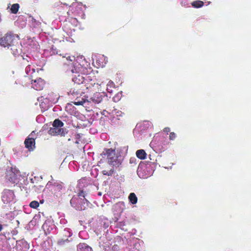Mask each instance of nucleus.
<instances>
[{
    "label": "nucleus",
    "mask_w": 251,
    "mask_h": 251,
    "mask_svg": "<svg viewBox=\"0 0 251 251\" xmlns=\"http://www.w3.org/2000/svg\"><path fill=\"white\" fill-rule=\"evenodd\" d=\"M106 154L108 162L113 167H118L121 164L122 157L119 153H116L115 150L112 149H108L106 151Z\"/></svg>",
    "instance_id": "nucleus-6"
},
{
    "label": "nucleus",
    "mask_w": 251,
    "mask_h": 251,
    "mask_svg": "<svg viewBox=\"0 0 251 251\" xmlns=\"http://www.w3.org/2000/svg\"><path fill=\"white\" fill-rule=\"evenodd\" d=\"M2 226L1 224H0V231L2 230Z\"/></svg>",
    "instance_id": "nucleus-42"
},
{
    "label": "nucleus",
    "mask_w": 251,
    "mask_h": 251,
    "mask_svg": "<svg viewBox=\"0 0 251 251\" xmlns=\"http://www.w3.org/2000/svg\"><path fill=\"white\" fill-rule=\"evenodd\" d=\"M180 3L183 6H188V3L185 0L181 1Z\"/></svg>",
    "instance_id": "nucleus-39"
},
{
    "label": "nucleus",
    "mask_w": 251,
    "mask_h": 251,
    "mask_svg": "<svg viewBox=\"0 0 251 251\" xmlns=\"http://www.w3.org/2000/svg\"><path fill=\"white\" fill-rule=\"evenodd\" d=\"M113 173L114 169L113 168H111L110 170H104L102 171V173L103 175L108 176H112Z\"/></svg>",
    "instance_id": "nucleus-32"
},
{
    "label": "nucleus",
    "mask_w": 251,
    "mask_h": 251,
    "mask_svg": "<svg viewBox=\"0 0 251 251\" xmlns=\"http://www.w3.org/2000/svg\"><path fill=\"white\" fill-rule=\"evenodd\" d=\"M25 144L26 148L29 151H33L35 148V142L33 139H25Z\"/></svg>",
    "instance_id": "nucleus-20"
},
{
    "label": "nucleus",
    "mask_w": 251,
    "mask_h": 251,
    "mask_svg": "<svg viewBox=\"0 0 251 251\" xmlns=\"http://www.w3.org/2000/svg\"><path fill=\"white\" fill-rule=\"evenodd\" d=\"M54 225L50 221H46L42 226V228L44 230L45 233L46 235L50 234L54 228Z\"/></svg>",
    "instance_id": "nucleus-18"
},
{
    "label": "nucleus",
    "mask_w": 251,
    "mask_h": 251,
    "mask_svg": "<svg viewBox=\"0 0 251 251\" xmlns=\"http://www.w3.org/2000/svg\"><path fill=\"white\" fill-rule=\"evenodd\" d=\"M192 6L196 8H199L202 7L204 5V2L201 0H195L191 3Z\"/></svg>",
    "instance_id": "nucleus-29"
},
{
    "label": "nucleus",
    "mask_w": 251,
    "mask_h": 251,
    "mask_svg": "<svg viewBox=\"0 0 251 251\" xmlns=\"http://www.w3.org/2000/svg\"><path fill=\"white\" fill-rule=\"evenodd\" d=\"M13 219V213L9 212L3 215L0 220V222L3 224L4 225L7 226L8 223H9Z\"/></svg>",
    "instance_id": "nucleus-21"
},
{
    "label": "nucleus",
    "mask_w": 251,
    "mask_h": 251,
    "mask_svg": "<svg viewBox=\"0 0 251 251\" xmlns=\"http://www.w3.org/2000/svg\"><path fill=\"white\" fill-rule=\"evenodd\" d=\"M25 72L26 74V76L29 78L32 77L34 74H35V68L33 66L28 65L25 69Z\"/></svg>",
    "instance_id": "nucleus-22"
},
{
    "label": "nucleus",
    "mask_w": 251,
    "mask_h": 251,
    "mask_svg": "<svg viewBox=\"0 0 251 251\" xmlns=\"http://www.w3.org/2000/svg\"><path fill=\"white\" fill-rule=\"evenodd\" d=\"M103 94H101L100 93H96L90 99V100L82 98L81 99H75L74 101V104L76 105H83L84 106L87 107L88 105V103L92 101L95 103H100L103 97Z\"/></svg>",
    "instance_id": "nucleus-7"
},
{
    "label": "nucleus",
    "mask_w": 251,
    "mask_h": 251,
    "mask_svg": "<svg viewBox=\"0 0 251 251\" xmlns=\"http://www.w3.org/2000/svg\"><path fill=\"white\" fill-rule=\"evenodd\" d=\"M70 203L76 210H84L88 206V201L85 198L84 191H81L77 196H74L70 201Z\"/></svg>",
    "instance_id": "nucleus-3"
},
{
    "label": "nucleus",
    "mask_w": 251,
    "mask_h": 251,
    "mask_svg": "<svg viewBox=\"0 0 251 251\" xmlns=\"http://www.w3.org/2000/svg\"><path fill=\"white\" fill-rule=\"evenodd\" d=\"M38 101L40 103V106L41 109L43 110H46L48 109L50 104V102L45 97V96H42L38 98Z\"/></svg>",
    "instance_id": "nucleus-16"
},
{
    "label": "nucleus",
    "mask_w": 251,
    "mask_h": 251,
    "mask_svg": "<svg viewBox=\"0 0 251 251\" xmlns=\"http://www.w3.org/2000/svg\"><path fill=\"white\" fill-rule=\"evenodd\" d=\"M77 251H92V248L85 243H80L77 247Z\"/></svg>",
    "instance_id": "nucleus-25"
},
{
    "label": "nucleus",
    "mask_w": 251,
    "mask_h": 251,
    "mask_svg": "<svg viewBox=\"0 0 251 251\" xmlns=\"http://www.w3.org/2000/svg\"><path fill=\"white\" fill-rule=\"evenodd\" d=\"M30 181L32 184L34 183L33 179L32 178H30Z\"/></svg>",
    "instance_id": "nucleus-41"
},
{
    "label": "nucleus",
    "mask_w": 251,
    "mask_h": 251,
    "mask_svg": "<svg viewBox=\"0 0 251 251\" xmlns=\"http://www.w3.org/2000/svg\"><path fill=\"white\" fill-rule=\"evenodd\" d=\"M63 234V235L67 238L68 237H71L72 234L70 231V229H68V228L64 229Z\"/></svg>",
    "instance_id": "nucleus-33"
},
{
    "label": "nucleus",
    "mask_w": 251,
    "mask_h": 251,
    "mask_svg": "<svg viewBox=\"0 0 251 251\" xmlns=\"http://www.w3.org/2000/svg\"><path fill=\"white\" fill-rule=\"evenodd\" d=\"M137 173L139 177L143 179L147 178L152 174L150 166L144 163L139 164Z\"/></svg>",
    "instance_id": "nucleus-9"
},
{
    "label": "nucleus",
    "mask_w": 251,
    "mask_h": 251,
    "mask_svg": "<svg viewBox=\"0 0 251 251\" xmlns=\"http://www.w3.org/2000/svg\"><path fill=\"white\" fill-rule=\"evenodd\" d=\"M21 175L20 171L16 168H12L7 175V179L12 183H17Z\"/></svg>",
    "instance_id": "nucleus-11"
},
{
    "label": "nucleus",
    "mask_w": 251,
    "mask_h": 251,
    "mask_svg": "<svg viewBox=\"0 0 251 251\" xmlns=\"http://www.w3.org/2000/svg\"><path fill=\"white\" fill-rule=\"evenodd\" d=\"M63 123L59 119H55L52 124V126L48 130V133L52 136L60 135L64 136L67 132L62 128Z\"/></svg>",
    "instance_id": "nucleus-8"
},
{
    "label": "nucleus",
    "mask_w": 251,
    "mask_h": 251,
    "mask_svg": "<svg viewBox=\"0 0 251 251\" xmlns=\"http://www.w3.org/2000/svg\"><path fill=\"white\" fill-rule=\"evenodd\" d=\"M150 160H151V155H150Z\"/></svg>",
    "instance_id": "nucleus-46"
},
{
    "label": "nucleus",
    "mask_w": 251,
    "mask_h": 251,
    "mask_svg": "<svg viewBox=\"0 0 251 251\" xmlns=\"http://www.w3.org/2000/svg\"><path fill=\"white\" fill-rule=\"evenodd\" d=\"M129 201L133 204H135L137 202V197L134 193H131L128 196Z\"/></svg>",
    "instance_id": "nucleus-30"
},
{
    "label": "nucleus",
    "mask_w": 251,
    "mask_h": 251,
    "mask_svg": "<svg viewBox=\"0 0 251 251\" xmlns=\"http://www.w3.org/2000/svg\"><path fill=\"white\" fill-rule=\"evenodd\" d=\"M163 131H164V132L168 133V132H169L170 131V128L169 127H166L164 128Z\"/></svg>",
    "instance_id": "nucleus-40"
},
{
    "label": "nucleus",
    "mask_w": 251,
    "mask_h": 251,
    "mask_svg": "<svg viewBox=\"0 0 251 251\" xmlns=\"http://www.w3.org/2000/svg\"><path fill=\"white\" fill-rule=\"evenodd\" d=\"M70 241L68 240V238L65 239H60L58 241V244L60 245H63L65 244L66 242H68Z\"/></svg>",
    "instance_id": "nucleus-36"
},
{
    "label": "nucleus",
    "mask_w": 251,
    "mask_h": 251,
    "mask_svg": "<svg viewBox=\"0 0 251 251\" xmlns=\"http://www.w3.org/2000/svg\"><path fill=\"white\" fill-rule=\"evenodd\" d=\"M63 57L66 58L67 61L65 64L69 66L71 65L70 69L72 73L75 71H80L81 74H86L88 72V69H90V63L86 61L83 56H77L76 60L74 56L68 55Z\"/></svg>",
    "instance_id": "nucleus-2"
},
{
    "label": "nucleus",
    "mask_w": 251,
    "mask_h": 251,
    "mask_svg": "<svg viewBox=\"0 0 251 251\" xmlns=\"http://www.w3.org/2000/svg\"><path fill=\"white\" fill-rule=\"evenodd\" d=\"M176 138V134L175 132H172L170 133L169 139L170 140H174Z\"/></svg>",
    "instance_id": "nucleus-37"
},
{
    "label": "nucleus",
    "mask_w": 251,
    "mask_h": 251,
    "mask_svg": "<svg viewBox=\"0 0 251 251\" xmlns=\"http://www.w3.org/2000/svg\"><path fill=\"white\" fill-rule=\"evenodd\" d=\"M109 114L110 118H117L119 120V117L122 116L123 113L120 110L114 109Z\"/></svg>",
    "instance_id": "nucleus-26"
},
{
    "label": "nucleus",
    "mask_w": 251,
    "mask_h": 251,
    "mask_svg": "<svg viewBox=\"0 0 251 251\" xmlns=\"http://www.w3.org/2000/svg\"><path fill=\"white\" fill-rule=\"evenodd\" d=\"M19 36L12 32H8L0 38V45L4 48H11L14 55H19L21 52V45L19 44Z\"/></svg>",
    "instance_id": "nucleus-1"
},
{
    "label": "nucleus",
    "mask_w": 251,
    "mask_h": 251,
    "mask_svg": "<svg viewBox=\"0 0 251 251\" xmlns=\"http://www.w3.org/2000/svg\"><path fill=\"white\" fill-rule=\"evenodd\" d=\"M91 85L94 88H97L98 90L102 91L103 94H104V88L105 85H106V91L109 93H112L113 89L115 86V84L112 81L108 79L102 80L101 79L98 80L97 83H91L88 86H87V88L90 87Z\"/></svg>",
    "instance_id": "nucleus-4"
},
{
    "label": "nucleus",
    "mask_w": 251,
    "mask_h": 251,
    "mask_svg": "<svg viewBox=\"0 0 251 251\" xmlns=\"http://www.w3.org/2000/svg\"><path fill=\"white\" fill-rule=\"evenodd\" d=\"M62 188V185L61 183L58 182H54L52 185L51 190L54 193L59 192Z\"/></svg>",
    "instance_id": "nucleus-27"
},
{
    "label": "nucleus",
    "mask_w": 251,
    "mask_h": 251,
    "mask_svg": "<svg viewBox=\"0 0 251 251\" xmlns=\"http://www.w3.org/2000/svg\"><path fill=\"white\" fill-rule=\"evenodd\" d=\"M92 59L94 66L97 68L104 67L108 62L107 58L102 54L95 55Z\"/></svg>",
    "instance_id": "nucleus-12"
},
{
    "label": "nucleus",
    "mask_w": 251,
    "mask_h": 251,
    "mask_svg": "<svg viewBox=\"0 0 251 251\" xmlns=\"http://www.w3.org/2000/svg\"><path fill=\"white\" fill-rule=\"evenodd\" d=\"M47 186H49V187L50 186V184H49V183L47 184Z\"/></svg>",
    "instance_id": "nucleus-45"
},
{
    "label": "nucleus",
    "mask_w": 251,
    "mask_h": 251,
    "mask_svg": "<svg viewBox=\"0 0 251 251\" xmlns=\"http://www.w3.org/2000/svg\"><path fill=\"white\" fill-rule=\"evenodd\" d=\"M9 5H10V4H9V5L8 6V8H9V7H10V6H9Z\"/></svg>",
    "instance_id": "nucleus-47"
},
{
    "label": "nucleus",
    "mask_w": 251,
    "mask_h": 251,
    "mask_svg": "<svg viewBox=\"0 0 251 251\" xmlns=\"http://www.w3.org/2000/svg\"><path fill=\"white\" fill-rule=\"evenodd\" d=\"M58 53V51L53 46L51 47H50L49 49H45L44 50V54L47 56L57 54Z\"/></svg>",
    "instance_id": "nucleus-23"
},
{
    "label": "nucleus",
    "mask_w": 251,
    "mask_h": 251,
    "mask_svg": "<svg viewBox=\"0 0 251 251\" xmlns=\"http://www.w3.org/2000/svg\"><path fill=\"white\" fill-rule=\"evenodd\" d=\"M63 29L65 34H63V39L62 40L64 41L65 39L67 41L70 42H74V40L72 37L74 35L75 30L70 27V24H66V25L64 26Z\"/></svg>",
    "instance_id": "nucleus-10"
},
{
    "label": "nucleus",
    "mask_w": 251,
    "mask_h": 251,
    "mask_svg": "<svg viewBox=\"0 0 251 251\" xmlns=\"http://www.w3.org/2000/svg\"><path fill=\"white\" fill-rule=\"evenodd\" d=\"M142 245V242L135 240L133 241L132 245L131 246L129 251H144Z\"/></svg>",
    "instance_id": "nucleus-17"
},
{
    "label": "nucleus",
    "mask_w": 251,
    "mask_h": 251,
    "mask_svg": "<svg viewBox=\"0 0 251 251\" xmlns=\"http://www.w3.org/2000/svg\"><path fill=\"white\" fill-rule=\"evenodd\" d=\"M20 8V5L18 3H15L11 5V7L10 8L11 12L13 14L17 13Z\"/></svg>",
    "instance_id": "nucleus-31"
},
{
    "label": "nucleus",
    "mask_w": 251,
    "mask_h": 251,
    "mask_svg": "<svg viewBox=\"0 0 251 251\" xmlns=\"http://www.w3.org/2000/svg\"><path fill=\"white\" fill-rule=\"evenodd\" d=\"M2 201L4 203H10L15 201V196L13 191L4 190L2 193Z\"/></svg>",
    "instance_id": "nucleus-13"
},
{
    "label": "nucleus",
    "mask_w": 251,
    "mask_h": 251,
    "mask_svg": "<svg viewBox=\"0 0 251 251\" xmlns=\"http://www.w3.org/2000/svg\"><path fill=\"white\" fill-rule=\"evenodd\" d=\"M39 203L37 201H31L30 204L29 206L33 208H37L38 207H39Z\"/></svg>",
    "instance_id": "nucleus-34"
},
{
    "label": "nucleus",
    "mask_w": 251,
    "mask_h": 251,
    "mask_svg": "<svg viewBox=\"0 0 251 251\" xmlns=\"http://www.w3.org/2000/svg\"><path fill=\"white\" fill-rule=\"evenodd\" d=\"M44 96L49 100L51 104L57 102L59 99L58 95L52 92L48 95H45Z\"/></svg>",
    "instance_id": "nucleus-19"
},
{
    "label": "nucleus",
    "mask_w": 251,
    "mask_h": 251,
    "mask_svg": "<svg viewBox=\"0 0 251 251\" xmlns=\"http://www.w3.org/2000/svg\"><path fill=\"white\" fill-rule=\"evenodd\" d=\"M80 71L76 72L75 71L73 74H75L72 76V80L73 81L77 84H82L84 82L87 80V78L88 76L84 77L81 74H80Z\"/></svg>",
    "instance_id": "nucleus-14"
},
{
    "label": "nucleus",
    "mask_w": 251,
    "mask_h": 251,
    "mask_svg": "<svg viewBox=\"0 0 251 251\" xmlns=\"http://www.w3.org/2000/svg\"><path fill=\"white\" fill-rule=\"evenodd\" d=\"M136 156L141 159H144L146 158L147 154L144 150H139L136 152Z\"/></svg>",
    "instance_id": "nucleus-28"
},
{
    "label": "nucleus",
    "mask_w": 251,
    "mask_h": 251,
    "mask_svg": "<svg viewBox=\"0 0 251 251\" xmlns=\"http://www.w3.org/2000/svg\"><path fill=\"white\" fill-rule=\"evenodd\" d=\"M32 87L36 90H42L45 85L44 81L41 78L35 79L34 81L32 80Z\"/></svg>",
    "instance_id": "nucleus-15"
},
{
    "label": "nucleus",
    "mask_w": 251,
    "mask_h": 251,
    "mask_svg": "<svg viewBox=\"0 0 251 251\" xmlns=\"http://www.w3.org/2000/svg\"><path fill=\"white\" fill-rule=\"evenodd\" d=\"M82 233H83V231H81V232H80L79 233V235L80 236H81V235Z\"/></svg>",
    "instance_id": "nucleus-43"
},
{
    "label": "nucleus",
    "mask_w": 251,
    "mask_h": 251,
    "mask_svg": "<svg viewBox=\"0 0 251 251\" xmlns=\"http://www.w3.org/2000/svg\"><path fill=\"white\" fill-rule=\"evenodd\" d=\"M121 95V94H117V95L116 96L114 97L113 98V100H114L115 101L119 100H120V95Z\"/></svg>",
    "instance_id": "nucleus-38"
},
{
    "label": "nucleus",
    "mask_w": 251,
    "mask_h": 251,
    "mask_svg": "<svg viewBox=\"0 0 251 251\" xmlns=\"http://www.w3.org/2000/svg\"><path fill=\"white\" fill-rule=\"evenodd\" d=\"M98 195H99V196H101L102 193H101V192H99V193H98Z\"/></svg>",
    "instance_id": "nucleus-44"
},
{
    "label": "nucleus",
    "mask_w": 251,
    "mask_h": 251,
    "mask_svg": "<svg viewBox=\"0 0 251 251\" xmlns=\"http://www.w3.org/2000/svg\"><path fill=\"white\" fill-rule=\"evenodd\" d=\"M86 7L85 5H83L80 2L73 3L70 6V9L67 12L68 15L74 17L75 20L77 19L76 17L83 19L85 17L84 9H85Z\"/></svg>",
    "instance_id": "nucleus-5"
},
{
    "label": "nucleus",
    "mask_w": 251,
    "mask_h": 251,
    "mask_svg": "<svg viewBox=\"0 0 251 251\" xmlns=\"http://www.w3.org/2000/svg\"><path fill=\"white\" fill-rule=\"evenodd\" d=\"M124 207V203L123 202H119L113 205V209L114 211L117 212V213H120L123 212Z\"/></svg>",
    "instance_id": "nucleus-24"
},
{
    "label": "nucleus",
    "mask_w": 251,
    "mask_h": 251,
    "mask_svg": "<svg viewBox=\"0 0 251 251\" xmlns=\"http://www.w3.org/2000/svg\"><path fill=\"white\" fill-rule=\"evenodd\" d=\"M36 138V135L35 131H33L26 139H30L31 140L33 139L35 141Z\"/></svg>",
    "instance_id": "nucleus-35"
}]
</instances>
